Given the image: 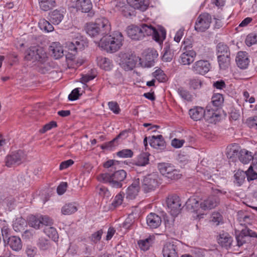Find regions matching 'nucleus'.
<instances>
[{
    "mask_svg": "<svg viewBox=\"0 0 257 257\" xmlns=\"http://www.w3.org/2000/svg\"><path fill=\"white\" fill-rule=\"evenodd\" d=\"M211 99V103L213 106L217 109L221 105L223 102V96L220 93L214 94L212 97Z\"/></svg>",
    "mask_w": 257,
    "mask_h": 257,
    "instance_id": "nucleus-43",
    "label": "nucleus"
},
{
    "mask_svg": "<svg viewBox=\"0 0 257 257\" xmlns=\"http://www.w3.org/2000/svg\"><path fill=\"white\" fill-rule=\"evenodd\" d=\"M154 236H149L146 238L139 240L138 241V244L142 250L147 251L149 249L150 246L154 243Z\"/></svg>",
    "mask_w": 257,
    "mask_h": 257,
    "instance_id": "nucleus-32",
    "label": "nucleus"
},
{
    "mask_svg": "<svg viewBox=\"0 0 257 257\" xmlns=\"http://www.w3.org/2000/svg\"><path fill=\"white\" fill-rule=\"evenodd\" d=\"M135 57L129 55L128 57L126 56L121 62V67L125 71L132 70L136 66L137 59Z\"/></svg>",
    "mask_w": 257,
    "mask_h": 257,
    "instance_id": "nucleus-25",
    "label": "nucleus"
},
{
    "mask_svg": "<svg viewBox=\"0 0 257 257\" xmlns=\"http://www.w3.org/2000/svg\"><path fill=\"white\" fill-rule=\"evenodd\" d=\"M26 220L22 217L17 218L13 223V227L16 232H21L24 230L25 227L27 226Z\"/></svg>",
    "mask_w": 257,
    "mask_h": 257,
    "instance_id": "nucleus-33",
    "label": "nucleus"
},
{
    "mask_svg": "<svg viewBox=\"0 0 257 257\" xmlns=\"http://www.w3.org/2000/svg\"><path fill=\"white\" fill-rule=\"evenodd\" d=\"M1 231L3 238V240L6 245L7 240H8V238L11 237V236H10V230L8 227V225H6L5 222H4V223L3 224V226L2 227Z\"/></svg>",
    "mask_w": 257,
    "mask_h": 257,
    "instance_id": "nucleus-48",
    "label": "nucleus"
},
{
    "mask_svg": "<svg viewBox=\"0 0 257 257\" xmlns=\"http://www.w3.org/2000/svg\"><path fill=\"white\" fill-rule=\"evenodd\" d=\"M196 56V53L193 50H185L180 56V63L183 65H189L192 63Z\"/></svg>",
    "mask_w": 257,
    "mask_h": 257,
    "instance_id": "nucleus-18",
    "label": "nucleus"
},
{
    "mask_svg": "<svg viewBox=\"0 0 257 257\" xmlns=\"http://www.w3.org/2000/svg\"><path fill=\"white\" fill-rule=\"evenodd\" d=\"M252 216L243 211H239L237 213V219L241 225L245 226L238 235H236V239L238 246L249 241L250 237H257V234L247 227V225H250L252 222Z\"/></svg>",
    "mask_w": 257,
    "mask_h": 257,
    "instance_id": "nucleus-2",
    "label": "nucleus"
},
{
    "mask_svg": "<svg viewBox=\"0 0 257 257\" xmlns=\"http://www.w3.org/2000/svg\"><path fill=\"white\" fill-rule=\"evenodd\" d=\"M117 164V161L113 160H109L103 163V166L106 171L105 172H112L115 170L116 165Z\"/></svg>",
    "mask_w": 257,
    "mask_h": 257,
    "instance_id": "nucleus-45",
    "label": "nucleus"
},
{
    "mask_svg": "<svg viewBox=\"0 0 257 257\" xmlns=\"http://www.w3.org/2000/svg\"><path fill=\"white\" fill-rule=\"evenodd\" d=\"M158 56L157 51L153 48L148 49L145 53L144 59L140 63L146 67H151L154 65L155 60Z\"/></svg>",
    "mask_w": 257,
    "mask_h": 257,
    "instance_id": "nucleus-13",
    "label": "nucleus"
},
{
    "mask_svg": "<svg viewBox=\"0 0 257 257\" xmlns=\"http://www.w3.org/2000/svg\"><path fill=\"white\" fill-rule=\"evenodd\" d=\"M178 242L177 240L166 242L163 247L162 252L164 257H178Z\"/></svg>",
    "mask_w": 257,
    "mask_h": 257,
    "instance_id": "nucleus-12",
    "label": "nucleus"
},
{
    "mask_svg": "<svg viewBox=\"0 0 257 257\" xmlns=\"http://www.w3.org/2000/svg\"><path fill=\"white\" fill-rule=\"evenodd\" d=\"M64 18V11L55 10L49 13V21L54 25L59 24Z\"/></svg>",
    "mask_w": 257,
    "mask_h": 257,
    "instance_id": "nucleus-26",
    "label": "nucleus"
},
{
    "mask_svg": "<svg viewBox=\"0 0 257 257\" xmlns=\"http://www.w3.org/2000/svg\"><path fill=\"white\" fill-rule=\"evenodd\" d=\"M49 51L56 59L60 58L63 55V49L59 43H53L49 47Z\"/></svg>",
    "mask_w": 257,
    "mask_h": 257,
    "instance_id": "nucleus-30",
    "label": "nucleus"
},
{
    "mask_svg": "<svg viewBox=\"0 0 257 257\" xmlns=\"http://www.w3.org/2000/svg\"><path fill=\"white\" fill-rule=\"evenodd\" d=\"M245 173H246V178L248 181L249 182L257 179V173L253 171L252 165L245 171Z\"/></svg>",
    "mask_w": 257,
    "mask_h": 257,
    "instance_id": "nucleus-52",
    "label": "nucleus"
},
{
    "mask_svg": "<svg viewBox=\"0 0 257 257\" xmlns=\"http://www.w3.org/2000/svg\"><path fill=\"white\" fill-rule=\"evenodd\" d=\"M158 168L163 176L171 180H177L181 177L179 170L176 169L171 164L161 163L158 164Z\"/></svg>",
    "mask_w": 257,
    "mask_h": 257,
    "instance_id": "nucleus-7",
    "label": "nucleus"
},
{
    "mask_svg": "<svg viewBox=\"0 0 257 257\" xmlns=\"http://www.w3.org/2000/svg\"><path fill=\"white\" fill-rule=\"evenodd\" d=\"M177 92L179 95L184 99L187 101H191L192 96L188 91L184 89L182 87L178 89Z\"/></svg>",
    "mask_w": 257,
    "mask_h": 257,
    "instance_id": "nucleus-50",
    "label": "nucleus"
},
{
    "mask_svg": "<svg viewBox=\"0 0 257 257\" xmlns=\"http://www.w3.org/2000/svg\"><path fill=\"white\" fill-rule=\"evenodd\" d=\"M73 40L77 51H81L87 46L88 43L86 39L80 35H78Z\"/></svg>",
    "mask_w": 257,
    "mask_h": 257,
    "instance_id": "nucleus-35",
    "label": "nucleus"
},
{
    "mask_svg": "<svg viewBox=\"0 0 257 257\" xmlns=\"http://www.w3.org/2000/svg\"><path fill=\"white\" fill-rule=\"evenodd\" d=\"M109 108L115 114H118L120 112V108L116 102L110 101L108 103Z\"/></svg>",
    "mask_w": 257,
    "mask_h": 257,
    "instance_id": "nucleus-63",
    "label": "nucleus"
},
{
    "mask_svg": "<svg viewBox=\"0 0 257 257\" xmlns=\"http://www.w3.org/2000/svg\"><path fill=\"white\" fill-rule=\"evenodd\" d=\"M102 233L101 229L94 232L90 237L91 240L95 243H97L101 239Z\"/></svg>",
    "mask_w": 257,
    "mask_h": 257,
    "instance_id": "nucleus-62",
    "label": "nucleus"
},
{
    "mask_svg": "<svg viewBox=\"0 0 257 257\" xmlns=\"http://www.w3.org/2000/svg\"><path fill=\"white\" fill-rule=\"evenodd\" d=\"M235 61L238 67L242 69L247 68L249 63L247 53L242 51L238 52Z\"/></svg>",
    "mask_w": 257,
    "mask_h": 257,
    "instance_id": "nucleus-20",
    "label": "nucleus"
},
{
    "mask_svg": "<svg viewBox=\"0 0 257 257\" xmlns=\"http://www.w3.org/2000/svg\"><path fill=\"white\" fill-rule=\"evenodd\" d=\"M217 51L218 55H230L229 48L226 45L219 43L217 46Z\"/></svg>",
    "mask_w": 257,
    "mask_h": 257,
    "instance_id": "nucleus-46",
    "label": "nucleus"
},
{
    "mask_svg": "<svg viewBox=\"0 0 257 257\" xmlns=\"http://www.w3.org/2000/svg\"><path fill=\"white\" fill-rule=\"evenodd\" d=\"M38 245L41 249H47L50 247V241L45 238L41 237L39 239Z\"/></svg>",
    "mask_w": 257,
    "mask_h": 257,
    "instance_id": "nucleus-56",
    "label": "nucleus"
},
{
    "mask_svg": "<svg viewBox=\"0 0 257 257\" xmlns=\"http://www.w3.org/2000/svg\"><path fill=\"white\" fill-rule=\"evenodd\" d=\"M25 159V154L22 150L12 152L8 155L5 159L6 165L11 167L14 165L21 164Z\"/></svg>",
    "mask_w": 257,
    "mask_h": 257,
    "instance_id": "nucleus-9",
    "label": "nucleus"
},
{
    "mask_svg": "<svg viewBox=\"0 0 257 257\" xmlns=\"http://www.w3.org/2000/svg\"><path fill=\"white\" fill-rule=\"evenodd\" d=\"M45 233L50 237L55 239L57 237V232L53 227H48L44 229Z\"/></svg>",
    "mask_w": 257,
    "mask_h": 257,
    "instance_id": "nucleus-54",
    "label": "nucleus"
},
{
    "mask_svg": "<svg viewBox=\"0 0 257 257\" xmlns=\"http://www.w3.org/2000/svg\"><path fill=\"white\" fill-rule=\"evenodd\" d=\"M117 155L120 158H131L133 155V152L130 149H123L118 152Z\"/></svg>",
    "mask_w": 257,
    "mask_h": 257,
    "instance_id": "nucleus-58",
    "label": "nucleus"
},
{
    "mask_svg": "<svg viewBox=\"0 0 257 257\" xmlns=\"http://www.w3.org/2000/svg\"><path fill=\"white\" fill-rule=\"evenodd\" d=\"M238 159L242 163L246 164L253 159V156L251 152L244 149L239 151Z\"/></svg>",
    "mask_w": 257,
    "mask_h": 257,
    "instance_id": "nucleus-34",
    "label": "nucleus"
},
{
    "mask_svg": "<svg viewBox=\"0 0 257 257\" xmlns=\"http://www.w3.org/2000/svg\"><path fill=\"white\" fill-rule=\"evenodd\" d=\"M118 144L116 139L114 138L110 142L105 143L101 147L102 149L111 150L113 147Z\"/></svg>",
    "mask_w": 257,
    "mask_h": 257,
    "instance_id": "nucleus-60",
    "label": "nucleus"
},
{
    "mask_svg": "<svg viewBox=\"0 0 257 257\" xmlns=\"http://www.w3.org/2000/svg\"><path fill=\"white\" fill-rule=\"evenodd\" d=\"M153 76L160 82H164L167 80V76L163 71L157 69L153 73Z\"/></svg>",
    "mask_w": 257,
    "mask_h": 257,
    "instance_id": "nucleus-47",
    "label": "nucleus"
},
{
    "mask_svg": "<svg viewBox=\"0 0 257 257\" xmlns=\"http://www.w3.org/2000/svg\"><path fill=\"white\" fill-rule=\"evenodd\" d=\"M219 198L215 196L209 197L207 199L201 202L202 212L204 210L211 209L215 207L219 203Z\"/></svg>",
    "mask_w": 257,
    "mask_h": 257,
    "instance_id": "nucleus-16",
    "label": "nucleus"
},
{
    "mask_svg": "<svg viewBox=\"0 0 257 257\" xmlns=\"http://www.w3.org/2000/svg\"><path fill=\"white\" fill-rule=\"evenodd\" d=\"M39 25L41 29L44 30L48 32H52L54 30V27L50 22L45 20H40L39 22Z\"/></svg>",
    "mask_w": 257,
    "mask_h": 257,
    "instance_id": "nucleus-44",
    "label": "nucleus"
},
{
    "mask_svg": "<svg viewBox=\"0 0 257 257\" xmlns=\"http://www.w3.org/2000/svg\"><path fill=\"white\" fill-rule=\"evenodd\" d=\"M124 195V193L121 192L116 195L112 202V205L114 207H117L121 205L123 201Z\"/></svg>",
    "mask_w": 257,
    "mask_h": 257,
    "instance_id": "nucleus-57",
    "label": "nucleus"
},
{
    "mask_svg": "<svg viewBox=\"0 0 257 257\" xmlns=\"http://www.w3.org/2000/svg\"><path fill=\"white\" fill-rule=\"evenodd\" d=\"M128 36L133 40H140L145 36H152L153 39L159 43L163 42L166 38L164 29L157 30L151 25L143 24L140 27L132 25L127 28Z\"/></svg>",
    "mask_w": 257,
    "mask_h": 257,
    "instance_id": "nucleus-1",
    "label": "nucleus"
},
{
    "mask_svg": "<svg viewBox=\"0 0 257 257\" xmlns=\"http://www.w3.org/2000/svg\"><path fill=\"white\" fill-rule=\"evenodd\" d=\"M110 30V23L105 18L97 19L94 23H88L85 27L86 32L91 37H95L99 35L105 36L109 33Z\"/></svg>",
    "mask_w": 257,
    "mask_h": 257,
    "instance_id": "nucleus-5",
    "label": "nucleus"
},
{
    "mask_svg": "<svg viewBox=\"0 0 257 257\" xmlns=\"http://www.w3.org/2000/svg\"><path fill=\"white\" fill-rule=\"evenodd\" d=\"M6 244H9L11 248L15 251H18L22 248V243L20 237L12 236L9 237L7 240Z\"/></svg>",
    "mask_w": 257,
    "mask_h": 257,
    "instance_id": "nucleus-28",
    "label": "nucleus"
},
{
    "mask_svg": "<svg viewBox=\"0 0 257 257\" xmlns=\"http://www.w3.org/2000/svg\"><path fill=\"white\" fill-rule=\"evenodd\" d=\"M126 172L123 170H114L112 172H104L98 175V181L108 184L113 188H121L125 183Z\"/></svg>",
    "mask_w": 257,
    "mask_h": 257,
    "instance_id": "nucleus-3",
    "label": "nucleus"
},
{
    "mask_svg": "<svg viewBox=\"0 0 257 257\" xmlns=\"http://www.w3.org/2000/svg\"><path fill=\"white\" fill-rule=\"evenodd\" d=\"M27 219L30 226L35 229H39L41 226L40 215H31L28 216Z\"/></svg>",
    "mask_w": 257,
    "mask_h": 257,
    "instance_id": "nucleus-38",
    "label": "nucleus"
},
{
    "mask_svg": "<svg viewBox=\"0 0 257 257\" xmlns=\"http://www.w3.org/2000/svg\"><path fill=\"white\" fill-rule=\"evenodd\" d=\"M40 9L44 11H48L56 5L55 0H39Z\"/></svg>",
    "mask_w": 257,
    "mask_h": 257,
    "instance_id": "nucleus-37",
    "label": "nucleus"
},
{
    "mask_svg": "<svg viewBox=\"0 0 257 257\" xmlns=\"http://www.w3.org/2000/svg\"><path fill=\"white\" fill-rule=\"evenodd\" d=\"M211 221L215 225H218L223 223V218L219 213L214 212L211 216Z\"/></svg>",
    "mask_w": 257,
    "mask_h": 257,
    "instance_id": "nucleus-49",
    "label": "nucleus"
},
{
    "mask_svg": "<svg viewBox=\"0 0 257 257\" xmlns=\"http://www.w3.org/2000/svg\"><path fill=\"white\" fill-rule=\"evenodd\" d=\"M211 20V16L208 13L200 15L195 23V30L201 32H205L209 28Z\"/></svg>",
    "mask_w": 257,
    "mask_h": 257,
    "instance_id": "nucleus-8",
    "label": "nucleus"
},
{
    "mask_svg": "<svg viewBox=\"0 0 257 257\" xmlns=\"http://www.w3.org/2000/svg\"><path fill=\"white\" fill-rule=\"evenodd\" d=\"M140 179L135 178L132 184L128 187L126 191V198L127 199H134L140 191Z\"/></svg>",
    "mask_w": 257,
    "mask_h": 257,
    "instance_id": "nucleus-15",
    "label": "nucleus"
},
{
    "mask_svg": "<svg viewBox=\"0 0 257 257\" xmlns=\"http://www.w3.org/2000/svg\"><path fill=\"white\" fill-rule=\"evenodd\" d=\"M216 108H211L210 105H208L206 107V109L204 110V114H203V118L209 121L210 119L214 118L217 117L218 114L216 113L217 110Z\"/></svg>",
    "mask_w": 257,
    "mask_h": 257,
    "instance_id": "nucleus-36",
    "label": "nucleus"
},
{
    "mask_svg": "<svg viewBox=\"0 0 257 257\" xmlns=\"http://www.w3.org/2000/svg\"><path fill=\"white\" fill-rule=\"evenodd\" d=\"M234 177L235 179L234 183L238 186H240L244 182L246 177V173L244 171L239 170L235 173Z\"/></svg>",
    "mask_w": 257,
    "mask_h": 257,
    "instance_id": "nucleus-41",
    "label": "nucleus"
},
{
    "mask_svg": "<svg viewBox=\"0 0 257 257\" xmlns=\"http://www.w3.org/2000/svg\"><path fill=\"white\" fill-rule=\"evenodd\" d=\"M245 43L248 46L257 43V34L251 33L247 35L245 39Z\"/></svg>",
    "mask_w": 257,
    "mask_h": 257,
    "instance_id": "nucleus-51",
    "label": "nucleus"
},
{
    "mask_svg": "<svg viewBox=\"0 0 257 257\" xmlns=\"http://www.w3.org/2000/svg\"><path fill=\"white\" fill-rule=\"evenodd\" d=\"M186 206L187 209L191 211L194 212L196 213L201 214L202 210L201 209V202L194 197L189 198L186 202Z\"/></svg>",
    "mask_w": 257,
    "mask_h": 257,
    "instance_id": "nucleus-22",
    "label": "nucleus"
},
{
    "mask_svg": "<svg viewBox=\"0 0 257 257\" xmlns=\"http://www.w3.org/2000/svg\"><path fill=\"white\" fill-rule=\"evenodd\" d=\"M174 49L173 48V45L169 43H165L163 50V55L162 60L164 62H170L174 56Z\"/></svg>",
    "mask_w": 257,
    "mask_h": 257,
    "instance_id": "nucleus-27",
    "label": "nucleus"
},
{
    "mask_svg": "<svg viewBox=\"0 0 257 257\" xmlns=\"http://www.w3.org/2000/svg\"><path fill=\"white\" fill-rule=\"evenodd\" d=\"M98 66L105 71H110L113 67L112 61L107 58L98 57L97 58Z\"/></svg>",
    "mask_w": 257,
    "mask_h": 257,
    "instance_id": "nucleus-31",
    "label": "nucleus"
},
{
    "mask_svg": "<svg viewBox=\"0 0 257 257\" xmlns=\"http://www.w3.org/2000/svg\"><path fill=\"white\" fill-rule=\"evenodd\" d=\"M150 146L156 149L163 150L165 148V141L161 135L157 136H153L149 138Z\"/></svg>",
    "mask_w": 257,
    "mask_h": 257,
    "instance_id": "nucleus-21",
    "label": "nucleus"
},
{
    "mask_svg": "<svg viewBox=\"0 0 257 257\" xmlns=\"http://www.w3.org/2000/svg\"><path fill=\"white\" fill-rule=\"evenodd\" d=\"M77 210V207L73 203L64 205L61 209V213L65 215H69L75 213Z\"/></svg>",
    "mask_w": 257,
    "mask_h": 257,
    "instance_id": "nucleus-40",
    "label": "nucleus"
},
{
    "mask_svg": "<svg viewBox=\"0 0 257 257\" xmlns=\"http://www.w3.org/2000/svg\"><path fill=\"white\" fill-rule=\"evenodd\" d=\"M217 240L220 245L228 249L231 245L232 239L227 232H223L219 235Z\"/></svg>",
    "mask_w": 257,
    "mask_h": 257,
    "instance_id": "nucleus-24",
    "label": "nucleus"
},
{
    "mask_svg": "<svg viewBox=\"0 0 257 257\" xmlns=\"http://www.w3.org/2000/svg\"><path fill=\"white\" fill-rule=\"evenodd\" d=\"M115 257H127V253L121 247H117L114 253Z\"/></svg>",
    "mask_w": 257,
    "mask_h": 257,
    "instance_id": "nucleus-64",
    "label": "nucleus"
},
{
    "mask_svg": "<svg viewBox=\"0 0 257 257\" xmlns=\"http://www.w3.org/2000/svg\"><path fill=\"white\" fill-rule=\"evenodd\" d=\"M158 176L156 174H150L144 177L142 182V188L145 193L154 191L158 186Z\"/></svg>",
    "mask_w": 257,
    "mask_h": 257,
    "instance_id": "nucleus-11",
    "label": "nucleus"
},
{
    "mask_svg": "<svg viewBox=\"0 0 257 257\" xmlns=\"http://www.w3.org/2000/svg\"><path fill=\"white\" fill-rule=\"evenodd\" d=\"M189 84L190 88L197 89L201 87L202 81L198 78H193L190 80Z\"/></svg>",
    "mask_w": 257,
    "mask_h": 257,
    "instance_id": "nucleus-53",
    "label": "nucleus"
},
{
    "mask_svg": "<svg viewBox=\"0 0 257 257\" xmlns=\"http://www.w3.org/2000/svg\"><path fill=\"white\" fill-rule=\"evenodd\" d=\"M219 67L221 69H225L230 64V55H218L217 56Z\"/></svg>",
    "mask_w": 257,
    "mask_h": 257,
    "instance_id": "nucleus-39",
    "label": "nucleus"
},
{
    "mask_svg": "<svg viewBox=\"0 0 257 257\" xmlns=\"http://www.w3.org/2000/svg\"><path fill=\"white\" fill-rule=\"evenodd\" d=\"M123 36L118 32H114L112 35H105L100 40L99 46L107 52L111 53L118 50L122 45Z\"/></svg>",
    "mask_w": 257,
    "mask_h": 257,
    "instance_id": "nucleus-4",
    "label": "nucleus"
},
{
    "mask_svg": "<svg viewBox=\"0 0 257 257\" xmlns=\"http://www.w3.org/2000/svg\"><path fill=\"white\" fill-rule=\"evenodd\" d=\"M210 68V64L208 61L200 60L195 62L192 65V70L195 74L204 75Z\"/></svg>",
    "mask_w": 257,
    "mask_h": 257,
    "instance_id": "nucleus-14",
    "label": "nucleus"
},
{
    "mask_svg": "<svg viewBox=\"0 0 257 257\" xmlns=\"http://www.w3.org/2000/svg\"><path fill=\"white\" fill-rule=\"evenodd\" d=\"M189 114L191 118L194 120H199L203 118L204 109L202 107L196 106L193 108L190 109L189 111Z\"/></svg>",
    "mask_w": 257,
    "mask_h": 257,
    "instance_id": "nucleus-29",
    "label": "nucleus"
},
{
    "mask_svg": "<svg viewBox=\"0 0 257 257\" xmlns=\"http://www.w3.org/2000/svg\"><path fill=\"white\" fill-rule=\"evenodd\" d=\"M167 204L171 214L176 216L181 209V203L179 197L176 195L170 196L167 199Z\"/></svg>",
    "mask_w": 257,
    "mask_h": 257,
    "instance_id": "nucleus-10",
    "label": "nucleus"
},
{
    "mask_svg": "<svg viewBox=\"0 0 257 257\" xmlns=\"http://www.w3.org/2000/svg\"><path fill=\"white\" fill-rule=\"evenodd\" d=\"M128 4L134 8L142 12L145 11L149 7L148 0H126Z\"/></svg>",
    "mask_w": 257,
    "mask_h": 257,
    "instance_id": "nucleus-23",
    "label": "nucleus"
},
{
    "mask_svg": "<svg viewBox=\"0 0 257 257\" xmlns=\"http://www.w3.org/2000/svg\"><path fill=\"white\" fill-rule=\"evenodd\" d=\"M148 226L152 229L159 227L162 223L161 217L154 213H150L146 218Z\"/></svg>",
    "mask_w": 257,
    "mask_h": 257,
    "instance_id": "nucleus-17",
    "label": "nucleus"
},
{
    "mask_svg": "<svg viewBox=\"0 0 257 257\" xmlns=\"http://www.w3.org/2000/svg\"><path fill=\"white\" fill-rule=\"evenodd\" d=\"M149 155L146 153L140 154L137 158L135 164L139 166H145L149 163Z\"/></svg>",
    "mask_w": 257,
    "mask_h": 257,
    "instance_id": "nucleus-42",
    "label": "nucleus"
},
{
    "mask_svg": "<svg viewBox=\"0 0 257 257\" xmlns=\"http://www.w3.org/2000/svg\"><path fill=\"white\" fill-rule=\"evenodd\" d=\"M41 226H51L53 224V220L47 215H40Z\"/></svg>",
    "mask_w": 257,
    "mask_h": 257,
    "instance_id": "nucleus-55",
    "label": "nucleus"
},
{
    "mask_svg": "<svg viewBox=\"0 0 257 257\" xmlns=\"http://www.w3.org/2000/svg\"><path fill=\"white\" fill-rule=\"evenodd\" d=\"M73 7L77 11L82 13H88L92 8V3L90 0H77Z\"/></svg>",
    "mask_w": 257,
    "mask_h": 257,
    "instance_id": "nucleus-19",
    "label": "nucleus"
},
{
    "mask_svg": "<svg viewBox=\"0 0 257 257\" xmlns=\"http://www.w3.org/2000/svg\"><path fill=\"white\" fill-rule=\"evenodd\" d=\"M246 123L250 128L257 130V116L247 118Z\"/></svg>",
    "mask_w": 257,
    "mask_h": 257,
    "instance_id": "nucleus-61",
    "label": "nucleus"
},
{
    "mask_svg": "<svg viewBox=\"0 0 257 257\" xmlns=\"http://www.w3.org/2000/svg\"><path fill=\"white\" fill-rule=\"evenodd\" d=\"M57 122L55 121H51L50 122L44 125L42 129L40 130V133L44 134L47 131L51 130L53 128L57 127Z\"/></svg>",
    "mask_w": 257,
    "mask_h": 257,
    "instance_id": "nucleus-59",
    "label": "nucleus"
},
{
    "mask_svg": "<svg viewBox=\"0 0 257 257\" xmlns=\"http://www.w3.org/2000/svg\"><path fill=\"white\" fill-rule=\"evenodd\" d=\"M25 58L33 63L38 61L42 63L46 61L47 54L42 47L34 46L26 51Z\"/></svg>",
    "mask_w": 257,
    "mask_h": 257,
    "instance_id": "nucleus-6",
    "label": "nucleus"
}]
</instances>
